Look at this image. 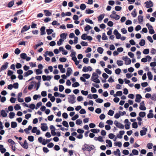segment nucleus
I'll return each mask as SVG.
<instances>
[{
  "label": "nucleus",
  "instance_id": "052dcab7",
  "mask_svg": "<svg viewBox=\"0 0 156 156\" xmlns=\"http://www.w3.org/2000/svg\"><path fill=\"white\" fill-rule=\"evenodd\" d=\"M15 115V113L14 112H10L9 114V117L10 119H13Z\"/></svg>",
  "mask_w": 156,
  "mask_h": 156
},
{
  "label": "nucleus",
  "instance_id": "13d9d810",
  "mask_svg": "<svg viewBox=\"0 0 156 156\" xmlns=\"http://www.w3.org/2000/svg\"><path fill=\"white\" fill-rule=\"evenodd\" d=\"M82 122L81 119H78L76 121V123L77 125H80L82 123Z\"/></svg>",
  "mask_w": 156,
  "mask_h": 156
},
{
  "label": "nucleus",
  "instance_id": "4c0bfd02",
  "mask_svg": "<svg viewBox=\"0 0 156 156\" xmlns=\"http://www.w3.org/2000/svg\"><path fill=\"white\" fill-rule=\"evenodd\" d=\"M86 8V6L84 4H81L80 5V9L82 10H84Z\"/></svg>",
  "mask_w": 156,
  "mask_h": 156
},
{
  "label": "nucleus",
  "instance_id": "4468645a",
  "mask_svg": "<svg viewBox=\"0 0 156 156\" xmlns=\"http://www.w3.org/2000/svg\"><path fill=\"white\" fill-rule=\"evenodd\" d=\"M45 27L43 26L40 29V30L41 31V35H44L46 34V32L45 31Z\"/></svg>",
  "mask_w": 156,
  "mask_h": 156
},
{
  "label": "nucleus",
  "instance_id": "f3484780",
  "mask_svg": "<svg viewBox=\"0 0 156 156\" xmlns=\"http://www.w3.org/2000/svg\"><path fill=\"white\" fill-rule=\"evenodd\" d=\"M44 11L46 16H49L51 15V13L48 10H44Z\"/></svg>",
  "mask_w": 156,
  "mask_h": 156
},
{
  "label": "nucleus",
  "instance_id": "bb28decb",
  "mask_svg": "<svg viewBox=\"0 0 156 156\" xmlns=\"http://www.w3.org/2000/svg\"><path fill=\"white\" fill-rule=\"evenodd\" d=\"M11 127L12 128H15L17 126V123L16 122H12L11 123Z\"/></svg>",
  "mask_w": 156,
  "mask_h": 156
},
{
  "label": "nucleus",
  "instance_id": "5fc2aeb1",
  "mask_svg": "<svg viewBox=\"0 0 156 156\" xmlns=\"http://www.w3.org/2000/svg\"><path fill=\"white\" fill-rule=\"evenodd\" d=\"M28 140L30 142H33L34 140V137L32 136H29L28 137Z\"/></svg>",
  "mask_w": 156,
  "mask_h": 156
},
{
  "label": "nucleus",
  "instance_id": "774afa93",
  "mask_svg": "<svg viewBox=\"0 0 156 156\" xmlns=\"http://www.w3.org/2000/svg\"><path fill=\"white\" fill-rule=\"evenodd\" d=\"M21 52V50L18 48H16L14 51V53L18 55Z\"/></svg>",
  "mask_w": 156,
  "mask_h": 156
},
{
  "label": "nucleus",
  "instance_id": "1a4fd4ad",
  "mask_svg": "<svg viewBox=\"0 0 156 156\" xmlns=\"http://www.w3.org/2000/svg\"><path fill=\"white\" fill-rule=\"evenodd\" d=\"M136 99H135V102L139 103L141 101V99L142 98L141 95L140 94H138L136 95Z\"/></svg>",
  "mask_w": 156,
  "mask_h": 156
},
{
  "label": "nucleus",
  "instance_id": "c85d7f7f",
  "mask_svg": "<svg viewBox=\"0 0 156 156\" xmlns=\"http://www.w3.org/2000/svg\"><path fill=\"white\" fill-rule=\"evenodd\" d=\"M67 33H63L61 34L60 35L61 38H63V40L65 39L66 38V36H67Z\"/></svg>",
  "mask_w": 156,
  "mask_h": 156
},
{
  "label": "nucleus",
  "instance_id": "a211bd4d",
  "mask_svg": "<svg viewBox=\"0 0 156 156\" xmlns=\"http://www.w3.org/2000/svg\"><path fill=\"white\" fill-rule=\"evenodd\" d=\"M138 20L139 21V23H143L144 21L143 16L141 15H139L138 17Z\"/></svg>",
  "mask_w": 156,
  "mask_h": 156
},
{
  "label": "nucleus",
  "instance_id": "9d476101",
  "mask_svg": "<svg viewBox=\"0 0 156 156\" xmlns=\"http://www.w3.org/2000/svg\"><path fill=\"white\" fill-rule=\"evenodd\" d=\"M33 73V71L32 70H28L27 71L24 73L23 74L24 76L25 77H26L29 75L32 74Z\"/></svg>",
  "mask_w": 156,
  "mask_h": 156
},
{
  "label": "nucleus",
  "instance_id": "2eb2a0df",
  "mask_svg": "<svg viewBox=\"0 0 156 156\" xmlns=\"http://www.w3.org/2000/svg\"><path fill=\"white\" fill-rule=\"evenodd\" d=\"M52 139V138L49 139H47L46 140H45V139H43V142H42V144L43 145H45L49 143Z\"/></svg>",
  "mask_w": 156,
  "mask_h": 156
},
{
  "label": "nucleus",
  "instance_id": "4be33fe9",
  "mask_svg": "<svg viewBox=\"0 0 156 156\" xmlns=\"http://www.w3.org/2000/svg\"><path fill=\"white\" fill-rule=\"evenodd\" d=\"M1 115L3 117H6L7 116V114L4 110H2L1 112Z\"/></svg>",
  "mask_w": 156,
  "mask_h": 156
},
{
  "label": "nucleus",
  "instance_id": "3c124183",
  "mask_svg": "<svg viewBox=\"0 0 156 156\" xmlns=\"http://www.w3.org/2000/svg\"><path fill=\"white\" fill-rule=\"evenodd\" d=\"M102 39L103 40H106L108 39L107 37L106 36L105 34V33L102 34Z\"/></svg>",
  "mask_w": 156,
  "mask_h": 156
},
{
  "label": "nucleus",
  "instance_id": "e2e57ef3",
  "mask_svg": "<svg viewBox=\"0 0 156 156\" xmlns=\"http://www.w3.org/2000/svg\"><path fill=\"white\" fill-rule=\"evenodd\" d=\"M132 127L133 128L136 129L138 127V125L137 122H135L132 124Z\"/></svg>",
  "mask_w": 156,
  "mask_h": 156
},
{
  "label": "nucleus",
  "instance_id": "7ed1b4c3",
  "mask_svg": "<svg viewBox=\"0 0 156 156\" xmlns=\"http://www.w3.org/2000/svg\"><path fill=\"white\" fill-rule=\"evenodd\" d=\"M144 4H146V7L147 8H149L152 7L153 5V2L151 0L149 1H147L145 2Z\"/></svg>",
  "mask_w": 156,
  "mask_h": 156
},
{
  "label": "nucleus",
  "instance_id": "412c9836",
  "mask_svg": "<svg viewBox=\"0 0 156 156\" xmlns=\"http://www.w3.org/2000/svg\"><path fill=\"white\" fill-rule=\"evenodd\" d=\"M23 146V147L25 149H27L28 148V146L26 140L24 141Z\"/></svg>",
  "mask_w": 156,
  "mask_h": 156
},
{
  "label": "nucleus",
  "instance_id": "ea45409f",
  "mask_svg": "<svg viewBox=\"0 0 156 156\" xmlns=\"http://www.w3.org/2000/svg\"><path fill=\"white\" fill-rule=\"evenodd\" d=\"M139 44L141 46H144L145 44V41L144 39H142L140 40Z\"/></svg>",
  "mask_w": 156,
  "mask_h": 156
},
{
  "label": "nucleus",
  "instance_id": "b1692460",
  "mask_svg": "<svg viewBox=\"0 0 156 156\" xmlns=\"http://www.w3.org/2000/svg\"><path fill=\"white\" fill-rule=\"evenodd\" d=\"M93 10L90 9H86L85 13L87 14H90L94 12Z\"/></svg>",
  "mask_w": 156,
  "mask_h": 156
},
{
  "label": "nucleus",
  "instance_id": "09e8293b",
  "mask_svg": "<svg viewBox=\"0 0 156 156\" xmlns=\"http://www.w3.org/2000/svg\"><path fill=\"white\" fill-rule=\"evenodd\" d=\"M87 35L86 34L84 33L81 36V38L83 40H87Z\"/></svg>",
  "mask_w": 156,
  "mask_h": 156
},
{
  "label": "nucleus",
  "instance_id": "c756f323",
  "mask_svg": "<svg viewBox=\"0 0 156 156\" xmlns=\"http://www.w3.org/2000/svg\"><path fill=\"white\" fill-rule=\"evenodd\" d=\"M90 131L94 133H97L100 132V129H93L90 130Z\"/></svg>",
  "mask_w": 156,
  "mask_h": 156
},
{
  "label": "nucleus",
  "instance_id": "680f3d73",
  "mask_svg": "<svg viewBox=\"0 0 156 156\" xmlns=\"http://www.w3.org/2000/svg\"><path fill=\"white\" fill-rule=\"evenodd\" d=\"M132 152L134 155H137L139 153L138 151L136 149L133 150Z\"/></svg>",
  "mask_w": 156,
  "mask_h": 156
},
{
  "label": "nucleus",
  "instance_id": "aec40b11",
  "mask_svg": "<svg viewBox=\"0 0 156 156\" xmlns=\"http://www.w3.org/2000/svg\"><path fill=\"white\" fill-rule=\"evenodd\" d=\"M114 154L115 155L120 156L121 153L119 149H117L116 151H114L113 152Z\"/></svg>",
  "mask_w": 156,
  "mask_h": 156
},
{
  "label": "nucleus",
  "instance_id": "39448f33",
  "mask_svg": "<svg viewBox=\"0 0 156 156\" xmlns=\"http://www.w3.org/2000/svg\"><path fill=\"white\" fill-rule=\"evenodd\" d=\"M52 76L50 75H48L46 76L45 75H43L42 76V78L44 81H49L51 79Z\"/></svg>",
  "mask_w": 156,
  "mask_h": 156
},
{
  "label": "nucleus",
  "instance_id": "9b49d317",
  "mask_svg": "<svg viewBox=\"0 0 156 156\" xmlns=\"http://www.w3.org/2000/svg\"><path fill=\"white\" fill-rule=\"evenodd\" d=\"M89 148L90 147L89 145L87 144H85L82 146L81 149L83 151H85L87 150V149H89Z\"/></svg>",
  "mask_w": 156,
  "mask_h": 156
},
{
  "label": "nucleus",
  "instance_id": "2f4dec72",
  "mask_svg": "<svg viewBox=\"0 0 156 156\" xmlns=\"http://www.w3.org/2000/svg\"><path fill=\"white\" fill-rule=\"evenodd\" d=\"M14 4V1L12 0L9 2L7 6L9 8L12 7Z\"/></svg>",
  "mask_w": 156,
  "mask_h": 156
},
{
  "label": "nucleus",
  "instance_id": "0eeeda50",
  "mask_svg": "<svg viewBox=\"0 0 156 156\" xmlns=\"http://www.w3.org/2000/svg\"><path fill=\"white\" fill-rule=\"evenodd\" d=\"M142 129L143 130H141L140 132V135L141 136L145 135L147 131V128L145 127H143Z\"/></svg>",
  "mask_w": 156,
  "mask_h": 156
},
{
  "label": "nucleus",
  "instance_id": "6e6552de",
  "mask_svg": "<svg viewBox=\"0 0 156 156\" xmlns=\"http://www.w3.org/2000/svg\"><path fill=\"white\" fill-rule=\"evenodd\" d=\"M41 125V129L43 131H45L48 129V127L46 123H42Z\"/></svg>",
  "mask_w": 156,
  "mask_h": 156
},
{
  "label": "nucleus",
  "instance_id": "5701e85b",
  "mask_svg": "<svg viewBox=\"0 0 156 156\" xmlns=\"http://www.w3.org/2000/svg\"><path fill=\"white\" fill-rule=\"evenodd\" d=\"M46 31L47 34L48 35L51 34L54 31L52 29L50 28L46 29Z\"/></svg>",
  "mask_w": 156,
  "mask_h": 156
},
{
  "label": "nucleus",
  "instance_id": "a18cd8bd",
  "mask_svg": "<svg viewBox=\"0 0 156 156\" xmlns=\"http://www.w3.org/2000/svg\"><path fill=\"white\" fill-rule=\"evenodd\" d=\"M105 71L108 74L110 75L112 73V71L109 69L107 68H105L104 69Z\"/></svg>",
  "mask_w": 156,
  "mask_h": 156
},
{
  "label": "nucleus",
  "instance_id": "72a5a7b5",
  "mask_svg": "<svg viewBox=\"0 0 156 156\" xmlns=\"http://www.w3.org/2000/svg\"><path fill=\"white\" fill-rule=\"evenodd\" d=\"M43 43L42 42H40V43L37 44L35 45L34 47V48L35 50H36L37 49V48L39 46L42 45L43 44Z\"/></svg>",
  "mask_w": 156,
  "mask_h": 156
},
{
  "label": "nucleus",
  "instance_id": "e433bc0d",
  "mask_svg": "<svg viewBox=\"0 0 156 156\" xmlns=\"http://www.w3.org/2000/svg\"><path fill=\"white\" fill-rule=\"evenodd\" d=\"M62 124L65 127L68 128L69 127L68 123L66 121H63L62 122Z\"/></svg>",
  "mask_w": 156,
  "mask_h": 156
},
{
  "label": "nucleus",
  "instance_id": "603ef678",
  "mask_svg": "<svg viewBox=\"0 0 156 156\" xmlns=\"http://www.w3.org/2000/svg\"><path fill=\"white\" fill-rule=\"evenodd\" d=\"M151 99L152 100L156 101V93L153 94L151 96Z\"/></svg>",
  "mask_w": 156,
  "mask_h": 156
},
{
  "label": "nucleus",
  "instance_id": "49530a36",
  "mask_svg": "<svg viewBox=\"0 0 156 156\" xmlns=\"http://www.w3.org/2000/svg\"><path fill=\"white\" fill-rule=\"evenodd\" d=\"M64 86L62 85H60L59 86V90L60 92H62L64 90Z\"/></svg>",
  "mask_w": 156,
  "mask_h": 156
},
{
  "label": "nucleus",
  "instance_id": "6e6d98bb",
  "mask_svg": "<svg viewBox=\"0 0 156 156\" xmlns=\"http://www.w3.org/2000/svg\"><path fill=\"white\" fill-rule=\"evenodd\" d=\"M35 71L37 75L40 74L42 73V71L39 69H35Z\"/></svg>",
  "mask_w": 156,
  "mask_h": 156
},
{
  "label": "nucleus",
  "instance_id": "ddd939ff",
  "mask_svg": "<svg viewBox=\"0 0 156 156\" xmlns=\"http://www.w3.org/2000/svg\"><path fill=\"white\" fill-rule=\"evenodd\" d=\"M125 131L124 130H121L119 132V134H117V137L119 139L122 138V136L124 134Z\"/></svg>",
  "mask_w": 156,
  "mask_h": 156
},
{
  "label": "nucleus",
  "instance_id": "c9c22d12",
  "mask_svg": "<svg viewBox=\"0 0 156 156\" xmlns=\"http://www.w3.org/2000/svg\"><path fill=\"white\" fill-rule=\"evenodd\" d=\"M20 55L21 58L23 59H26L27 57V55L25 53H22Z\"/></svg>",
  "mask_w": 156,
  "mask_h": 156
},
{
  "label": "nucleus",
  "instance_id": "423d86ee",
  "mask_svg": "<svg viewBox=\"0 0 156 156\" xmlns=\"http://www.w3.org/2000/svg\"><path fill=\"white\" fill-rule=\"evenodd\" d=\"M30 26H27V25H25L23 27L21 31V33H22L25 31H26L30 28Z\"/></svg>",
  "mask_w": 156,
  "mask_h": 156
},
{
  "label": "nucleus",
  "instance_id": "f257e3e1",
  "mask_svg": "<svg viewBox=\"0 0 156 156\" xmlns=\"http://www.w3.org/2000/svg\"><path fill=\"white\" fill-rule=\"evenodd\" d=\"M69 97L68 98L69 102L72 104L74 103L75 102V100L76 98L75 95L74 94L69 95Z\"/></svg>",
  "mask_w": 156,
  "mask_h": 156
},
{
  "label": "nucleus",
  "instance_id": "f03ea898",
  "mask_svg": "<svg viewBox=\"0 0 156 156\" xmlns=\"http://www.w3.org/2000/svg\"><path fill=\"white\" fill-rule=\"evenodd\" d=\"M122 58L123 60L125 61V64L126 65H129L131 64V60L127 56H123L122 57Z\"/></svg>",
  "mask_w": 156,
  "mask_h": 156
},
{
  "label": "nucleus",
  "instance_id": "37998d69",
  "mask_svg": "<svg viewBox=\"0 0 156 156\" xmlns=\"http://www.w3.org/2000/svg\"><path fill=\"white\" fill-rule=\"evenodd\" d=\"M14 109L16 110L17 111L21 109V106L19 104H16L14 106Z\"/></svg>",
  "mask_w": 156,
  "mask_h": 156
},
{
  "label": "nucleus",
  "instance_id": "4d7b16f0",
  "mask_svg": "<svg viewBox=\"0 0 156 156\" xmlns=\"http://www.w3.org/2000/svg\"><path fill=\"white\" fill-rule=\"evenodd\" d=\"M82 76L86 79H89L90 76V75L86 73L83 74Z\"/></svg>",
  "mask_w": 156,
  "mask_h": 156
},
{
  "label": "nucleus",
  "instance_id": "dca6fc26",
  "mask_svg": "<svg viewBox=\"0 0 156 156\" xmlns=\"http://www.w3.org/2000/svg\"><path fill=\"white\" fill-rule=\"evenodd\" d=\"M110 17L111 18L114 19L115 20H118L120 18V16L117 14H115V16L111 14L110 15Z\"/></svg>",
  "mask_w": 156,
  "mask_h": 156
},
{
  "label": "nucleus",
  "instance_id": "6ab92c4d",
  "mask_svg": "<svg viewBox=\"0 0 156 156\" xmlns=\"http://www.w3.org/2000/svg\"><path fill=\"white\" fill-rule=\"evenodd\" d=\"M147 75L148 77V79L150 80H151L153 78V75L151 73L150 71H148L147 73Z\"/></svg>",
  "mask_w": 156,
  "mask_h": 156
},
{
  "label": "nucleus",
  "instance_id": "69168bd1",
  "mask_svg": "<svg viewBox=\"0 0 156 156\" xmlns=\"http://www.w3.org/2000/svg\"><path fill=\"white\" fill-rule=\"evenodd\" d=\"M122 8L119 6H116L115 7V9L116 11H119L121 10Z\"/></svg>",
  "mask_w": 156,
  "mask_h": 156
},
{
  "label": "nucleus",
  "instance_id": "473e14b6",
  "mask_svg": "<svg viewBox=\"0 0 156 156\" xmlns=\"http://www.w3.org/2000/svg\"><path fill=\"white\" fill-rule=\"evenodd\" d=\"M104 51V49L101 47H99L97 48L98 52L100 54H102Z\"/></svg>",
  "mask_w": 156,
  "mask_h": 156
},
{
  "label": "nucleus",
  "instance_id": "864d4df0",
  "mask_svg": "<svg viewBox=\"0 0 156 156\" xmlns=\"http://www.w3.org/2000/svg\"><path fill=\"white\" fill-rule=\"evenodd\" d=\"M31 100V99L30 97H28L25 98V101L27 103L30 102Z\"/></svg>",
  "mask_w": 156,
  "mask_h": 156
},
{
  "label": "nucleus",
  "instance_id": "79ce46f5",
  "mask_svg": "<svg viewBox=\"0 0 156 156\" xmlns=\"http://www.w3.org/2000/svg\"><path fill=\"white\" fill-rule=\"evenodd\" d=\"M106 143L108 144L109 147H112V144L111 141L110 140H106Z\"/></svg>",
  "mask_w": 156,
  "mask_h": 156
},
{
  "label": "nucleus",
  "instance_id": "cd10ccee",
  "mask_svg": "<svg viewBox=\"0 0 156 156\" xmlns=\"http://www.w3.org/2000/svg\"><path fill=\"white\" fill-rule=\"evenodd\" d=\"M114 144L115 146H118L119 147H121L122 145V143L120 141L115 142L114 143Z\"/></svg>",
  "mask_w": 156,
  "mask_h": 156
},
{
  "label": "nucleus",
  "instance_id": "c03bdc74",
  "mask_svg": "<svg viewBox=\"0 0 156 156\" xmlns=\"http://www.w3.org/2000/svg\"><path fill=\"white\" fill-rule=\"evenodd\" d=\"M131 14L132 15L133 17H136L137 15V13L136 12V9H134Z\"/></svg>",
  "mask_w": 156,
  "mask_h": 156
},
{
  "label": "nucleus",
  "instance_id": "393cba45",
  "mask_svg": "<svg viewBox=\"0 0 156 156\" xmlns=\"http://www.w3.org/2000/svg\"><path fill=\"white\" fill-rule=\"evenodd\" d=\"M117 125H116V126L118 128L121 129L124 128V126L121 123L119 122L117 123Z\"/></svg>",
  "mask_w": 156,
  "mask_h": 156
},
{
  "label": "nucleus",
  "instance_id": "a19ab883",
  "mask_svg": "<svg viewBox=\"0 0 156 156\" xmlns=\"http://www.w3.org/2000/svg\"><path fill=\"white\" fill-rule=\"evenodd\" d=\"M116 63L119 66H122L123 64V62L122 60H117Z\"/></svg>",
  "mask_w": 156,
  "mask_h": 156
},
{
  "label": "nucleus",
  "instance_id": "20e7f679",
  "mask_svg": "<svg viewBox=\"0 0 156 156\" xmlns=\"http://www.w3.org/2000/svg\"><path fill=\"white\" fill-rule=\"evenodd\" d=\"M9 63V62H5L4 64L2 66L0 69V71H2L6 69L8 67Z\"/></svg>",
  "mask_w": 156,
  "mask_h": 156
},
{
  "label": "nucleus",
  "instance_id": "58836bf2",
  "mask_svg": "<svg viewBox=\"0 0 156 156\" xmlns=\"http://www.w3.org/2000/svg\"><path fill=\"white\" fill-rule=\"evenodd\" d=\"M92 27L89 25H87L84 28V30L85 31H88L92 29Z\"/></svg>",
  "mask_w": 156,
  "mask_h": 156
},
{
  "label": "nucleus",
  "instance_id": "f8f14e48",
  "mask_svg": "<svg viewBox=\"0 0 156 156\" xmlns=\"http://www.w3.org/2000/svg\"><path fill=\"white\" fill-rule=\"evenodd\" d=\"M73 72V70L70 67L68 68L67 70V72L66 73V75L68 77L70 76L71 74Z\"/></svg>",
  "mask_w": 156,
  "mask_h": 156
},
{
  "label": "nucleus",
  "instance_id": "8fccbe9b",
  "mask_svg": "<svg viewBox=\"0 0 156 156\" xmlns=\"http://www.w3.org/2000/svg\"><path fill=\"white\" fill-rule=\"evenodd\" d=\"M80 86V84L78 82H76L72 84V86L73 87H76Z\"/></svg>",
  "mask_w": 156,
  "mask_h": 156
},
{
  "label": "nucleus",
  "instance_id": "0e129e2a",
  "mask_svg": "<svg viewBox=\"0 0 156 156\" xmlns=\"http://www.w3.org/2000/svg\"><path fill=\"white\" fill-rule=\"evenodd\" d=\"M13 71L11 70H8L7 74L8 76H12L13 74Z\"/></svg>",
  "mask_w": 156,
  "mask_h": 156
},
{
  "label": "nucleus",
  "instance_id": "7c9ffc66",
  "mask_svg": "<svg viewBox=\"0 0 156 156\" xmlns=\"http://www.w3.org/2000/svg\"><path fill=\"white\" fill-rule=\"evenodd\" d=\"M41 85L40 81H38L37 83H35V87H36V90H37L39 88Z\"/></svg>",
  "mask_w": 156,
  "mask_h": 156
},
{
  "label": "nucleus",
  "instance_id": "a878e982",
  "mask_svg": "<svg viewBox=\"0 0 156 156\" xmlns=\"http://www.w3.org/2000/svg\"><path fill=\"white\" fill-rule=\"evenodd\" d=\"M146 112H140L139 114V115L140 117L141 118H144L146 115Z\"/></svg>",
  "mask_w": 156,
  "mask_h": 156
},
{
  "label": "nucleus",
  "instance_id": "338daca9",
  "mask_svg": "<svg viewBox=\"0 0 156 156\" xmlns=\"http://www.w3.org/2000/svg\"><path fill=\"white\" fill-rule=\"evenodd\" d=\"M59 60L61 62H64L66 61L67 59L66 58H65V57H62V58H59Z\"/></svg>",
  "mask_w": 156,
  "mask_h": 156
},
{
  "label": "nucleus",
  "instance_id": "bf43d9fd",
  "mask_svg": "<svg viewBox=\"0 0 156 156\" xmlns=\"http://www.w3.org/2000/svg\"><path fill=\"white\" fill-rule=\"evenodd\" d=\"M114 113V112L112 110H109L108 111V114L110 116H112L113 115V114Z\"/></svg>",
  "mask_w": 156,
  "mask_h": 156
},
{
  "label": "nucleus",
  "instance_id": "f704fd0d",
  "mask_svg": "<svg viewBox=\"0 0 156 156\" xmlns=\"http://www.w3.org/2000/svg\"><path fill=\"white\" fill-rule=\"evenodd\" d=\"M105 15V14L104 13L100 15L98 17V20L99 21H101L104 18Z\"/></svg>",
  "mask_w": 156,
  "mask_h": 156
},
{
  "label": "nucleus",
  "instance_id": "de8ad7c7",
  "mask_svg": "<svg viewBox=\"0 0 156 156\" xmlns=\"http://www.w3.org/2000/svg\"><path fill=\"white\" fill-rule=\"evenodd\" d=\"M149 52V50L148 48H146L144 49L143 51V53L145 55L148 54Z\"/></svg>",
  "mask_w": 156,
  "mask_h": 156
}]
</instances>
